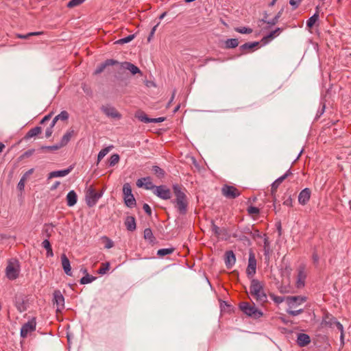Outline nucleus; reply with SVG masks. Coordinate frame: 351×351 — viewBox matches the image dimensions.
<instances>
[{
	"instance_id": "28",
	"label": "nucleus",
	"mask_w": 351,
	"mask_h": 351,
	"mask_svg": "<svg viewBox=\"0 0 351 351\" xmlns=\"http://www.w3.org/2000/svg\"><path fill=\"white\" fill-rule=\"evenodd\" d=\"M319 12V7L317 6L315 13L312 16H311L306 21V25L308 28H312L315 23L318 21Z\"/></svg>"
},
{
	"instance_id": "63",
	"label": "nucleus",
	"mask_w": 351,
	"mask_h": 351,
	"mask_svg": "<svg viewBox=\"0 0 351 351\" xmlns=\"http://www.w3.org/2000/svg\"><path fill=\"white\" fill-rule=\"evenodd\" d=\"M34 152V149H29V150H27V152H25L23 156V157H29L32 154H33V153Z\"/></svg>"
},
{
	"instance_id": "15",
	"label": "nucleus",
	"mask_w": 351,
	"mask_h": 351,
	"mask_svg": "<svg viewBox=\"0 0 351 351\" xmlns=\"http://www.w3.org/2000/svg\"><path fill=\"white\" fill-rule=\"evenodd\" d=\"M256 269V260L254 254L251 253L249 256L248 265L246 269V273L249 277H252Z\"/></svg>"
},
{
	"instance_id": "62",
	"label": "nucleus",
	"mask_w": 351,
	"mask_h": 351,
	"mask_svg": "<svg viewBox=\"0 0 351 351\" xmlns=\"http://www.w3.org/2000/svg\"><path fill=\"white\" fill-rule=\"evenodd\" d=\"M158 24H157L156 25H155L151 30V32L149 34V38H148V40H150L151 38L154 36V34H155V32L156 30V28L158 27Z\"/></svg>"
},
{
	"instance_id": "19",
	"label": "nucleus",
	"mask_w": 351,
	"mask_h": 351,
	"mask_svg": "<svg viewBox=\"0 0 351 351\" xmlns=\"http://www.w3.org/2000/svg\"><path fill=\"white\" fill-rule=\"evenodd\" d=\"M290 170H288L283 176L276 179L271 186V193L274 195L280 184L291 174Z\"/></svg>"
},
{
	"instance_id": "14",
	"label": "nucleus",
	"mask_w": 351,
	"mask_h": 351,
	"mask_svg": "<svg viewBox=\"0 0 351 351\" xmlns=\"http://www.w3.org/2000/svg\"><path fill=\"white\" fill-rule=\"evenodd\" d=\"M135 117L141 121L143 123H161L165 121L164 117L158 118H149L147 114L143 111L136 112Z\"/></svg>"
},
{
	"instance_id": "53",
	"label": "nucleus",
	"mask_w": 351,
	"mask_h": 351,
	"mask_svg": "<svg viewBox=\"0 0 351 351\" xmlns=\"http://www.w3.org/2000/svg\"><path fill=\"white\" fill-rule=\"evenodd\" d=\"M25 182V178H21L18 183L17 189L21 192L24 190Z\"/></svg>"
},
{
	"instance_id": "25",
	"label": "nucleus",
	"mask_w": 351,
	"mask_h": 351,
	"mask_svg": "<svg viewBox=\"0 0 351 351\" xmlns=\"http://www.w3.org/2000/svg\"><path fill=\"white\" fill-rule=\"evenodd\" d=\"M311 342L310 337L305 333H300L298 335L297 343L300 347H304Z\"/></svg>"
},
{
	"instance_id": "42",
	"label": "nucleus",
	"mask_w": 351,
	"mask_h": 351,
	"mask_svg": "<svg viewBox=\"0 0 351 351\" xmlns=\"http://www.w3.org/2000/svg\"><path fill=\"white\" fill-rule=\"evenodd\" d=\"M101 240L104 243L106 248L110 249L114 246V242L108 237H102Z\"/></svg>"
},
{
	"instance_id": "61",
	"label": "nucleus",
	"mask_w": 351,
	"mask_h": 351,
	"mask_svg": "<svg viewBox=\"0 0 351 351\" xmlns=\"http://www.w3.org/2000/svg\"><path fill=\"white\" fill-rule=\"evenodd\" d=\"M34 172V169H31L29 170H28L27 172H25L23 176H22V178H25V180H27L28 176H29L31 174H32Z\"/></svg>"
},
{
	"instance_id": "31",
	"label": "nucleus",
	"mask_w": 351,
	"mask_h": 351,
	"mask_svg": "<svg viewBox=\"0 0 351 351\" xmlns=\"http://www.w3.org/2000/svg\"><path fill=\"white\" fill-rule=\"evenodd\" d=\"M73 134V131H68L66 132L61 138V141L59 143L61 145V147L65 146L71 140L72 136Z\"/></svg>"
},
{
	"instance_id": "54",
	"label": "nucleus",
	"mask_w": 351,
	"mask_h": 351,
	"mask_svg": "<svg viewBox=\"0 0 351 351\" xmlns=\"http://www.w3.org/2000/svg\"><path fill=\"white\" fill-rule=\"evenodd\" d=\"M247 211L250 214L257 215L259 213V209L254 206H250L247 208Z\"/></svg>"
},
{
	"instance_id": "3",
	"label": "nucleus",
	"mask_w": 351,
	"mask_h": 351,
	"mask_svg": "<svg viewBox=\"0 0 351 351\" xmlns=\"http://www.w3.org/2000/svg\"><path fill=\"white\" fill-rule=\"evenodd\" d=\"M20 270L21 266L19 261L10 259L5 268V276L9 280H14L19 277Z\"/></svg>"
},
{
	"instance_id": "51",
	"label": "nucleus",
	"mask_w": 351,
	"mask_h": 351,
	"mask_svg": "<svg viewBox=\"0 0 351 351\" xmlns=\"http://www.w3.org/2000/svg\"><path fill=\"white\" fill-rule=\"evenodd\" d=\"M134 38V35H129L125 38H123L120 40H119L117 41L118 43H120V44H124V43H128L129 42H130L131 40H132Z\"/></svg>"
},
{
	"instance_id": "4",
	"label": "nucleus",
	"mask_w": 351,
	"mask_h": 351,
	"mask_svg": "<svg viewBox=\"0 0 351 351\" xmlns=\"http://www.w3.org/2000/svg\"><path fill=\"white\" fill-rule=\"evenodd\" d=\"M239 307L245 314L253 318L258 319L263 316V313L258 310L254 304L243 302L240 303Z\"/></svg>"
},
{
	"instance_id": "48",
	"label": "nucleus",
	"mask_w": 351,
	"mask_h": 351,
	"mask_svg": "<svg viewBox=\"0 0 351 351\" xmlns=\"http://www.w3.org/2000/svg\"><path fill=\"white\" fill-rule=\"evenodd\" d=\"M43 34V32H30V33H28L27 34H17V38H23V39H25V38H29V36H37V35H41Z\"/></svg>"
},
{
	"instance_id": "60",
	"label": "nucleus",
	"mask_w": 351,
	"mask_h": 351,
	"mask_svg": "<svg viewBox=\"0 0 351 351\" xmlns=\"http://www.w3.org/2000/svg\"><path fill=\"white\" fill-rule=\"evenodd\" d=\"M313 261L315 265H317L319 263V257L316 252H314L312 256Z\"/></svg>"
},
{
	"instance_id": "39",
	"label": "nucleus",
	"mask_w": 351,
	"mask_h": 351,
	"mask_svg": "<svg viewBox=\"0 0 351 351\" xmlns=\"http://www.w3.org/2000/svg\"><path fill=\"white\" fill-rule=\"evenodd\" d=\"M239 45V41L236 38H230L228 39L226 41V48H235Z\"/></svg>"
},
{
	"instance_id": "18",
	"label": "nucleus",
	"mask_w": 351,
	"mask_h": 351,
	"mask_svg": "<svg viewBox=\"0 0 351 351\" xmlns=\"http://www.w3.org/2000/svg\"><path fill=\"white\" fill-rule=\"evenodd\" d=\"M311 191L308 188H305L300 191L298 195V202L302 205H306L310 199Z\"/></svg>"
},
{
	"instance_id": "7",
	"label": "nucleus",
	"mask_w": 351,
	"mask_h": 351,
	"mask_svg": "<svg viewBox=\"0 0 351 351\" xmlns=\"http://www.w3.org/2000/svg\"><path fill=\"white\" fill-rule=\"evenodd\" d=\"M123 199L125 205L129 208L136 206V199L132 193V188L129 183H125L123 186Z\"/></svg>"
},
{
	"instance_id": "2",
	"label": "nucleus",
	"mask_w": 351,
	"mask_h": 351,
	"mask_svg": "<svg viewBox=\"0 0 351 351\" xmlns=\"http://www.w3.org/2000/svg\"><path fill=\"white\" fill-rule=\"evenodd\" d=\"M251 297L260 304H264L267 301V296L263 289V284L256 279L251 281L250 287Z\"/></svg>"
},
{
	"instance_id": "32",
	"label": "nucleus",
	"mask_w": 351,
	"mask_h": 351,
	"mask_svg": "<svg viewBox=\"0 0 351 351\" xmlns=\"http://www.w3.org/2000/svg\"><path fill=\"white\" fill-rule=\"evenodd\" d=\"M259 45V43L258 42H253V43H247L243 45H242L240 47V49L243 52L245 51H250V50L253 49L254 47H257Z\"/></svg>"
},
{
	"instance_id": "33",
	"label": "nucleus",
	"mask_w": 351,
	"mask_h": 351,
	"mask_svg": "<svg viewBox=\"0 0 351 351\" xmlns=\"http://www.w3.org/2000/svg\"><path fill=\"white\" fill-rule=\"evenodd\" d=\"M42 246L47 250V257H51L53 256L52 247L48 239H45L43 241Z\"/></svg>"
},
{
	"instance_id": "40",
	"label": "nucleus",
	"mask_w": 351,
	"mask_h": 351,
	"mask_svg": "<svg viewBox=\"0 0 351 351\" xmlns=\"http://www.w3.org/2000/svg\"><path fill=\"white\" fill-rule=\"evenodd\" d=\"M269 297L276 304H280L282 302H283L284 301L286 302V298L282 297V296H278L274 293H270Z\"/></svg>"
},
{
	"instance_id": "47",
	"label": "nucleus",
	"mask_w": 351,
	"mask_h": 351,
	"mask_svg": "<svg viewBox=\"0 0 351 351\" xmlns=\"http://www.w3.org/2000/svg\"><path fill=\"white\" fill-rule=\"evenodd\" d=\"M280 32V28H277L276 29L271 32L267 36L263 38V40H272L274 38L278 35Z\"/></svg>"
},
{
	"instance_id": "27",
	"label": "nucleus",
	"mask_w": 351,
	"mask_h": 351,
	"mask_svg": "<svg viewBox=\"0 0 351 351\" xmlns=\"http://www.w3.org/2000/svg\"><path fill=\"white\" fill-rule=\"evenodd\" d=\"M77 196L74 191H71L66 195V202L69 206H73L77 203Z\"/></svg>"
},
{
	"instance_id": "22",
	"label": "nucleus",
	"mask_w": 351,
	"mask_h": 351,
	"mask_svg": "<svg viewBox=\"0 0 351 351\" xmlns=\"http://www.w3.org/2000/svg\"><path fill=\"white\" fill-rule=\"evenodd\" d=\"M236 262V257L231 250L227 251L225 254V263L228 268H231Z\"/></svg>"
},
{
	"instance_id": "5",
	"label": "nucleus",
	"mask_w": 351,
	"mask_h": 351,
	"mask_svg": "<svg viewBox=\"0 0 351 351\" xmlns=\"http://www.w3.org/2000/svg\"><path fill=\"white\" fill-rule=\"evenodd\" d=\"M103 195V191L97 192L93 187L90 186L86 191V202L89 207L94 206L99 198Z\"/></svg>"
},
{
	"instance_id": "56",
	"label": "nucleus",
	"mask_w": 351,
	"mask_h": 351,
	"mask_svg": "<svg viewBox=\"0 0 351 351\" xmlns=\"http://www.w3.org/2000/svg\"><path fill=\"white\" fill-rule=\"evenodd\" d=\"M104 63L106 65V67H107L108 66H112L114 64H117L119 62H118V61L112 60V59H108Z\"/></svg>"
},
{
	"instance_id": "13",
	"label": "nucleus",
	"mask_w": 351,
	"mask_h": 351,
	"mask_svg": "<svg viewBox=\"0 0 351 351\" xmlns=\"http://www.w3.org/2000/svg\"><path fill=\"white\" fill-rule=\"evenodd\" d=\"M101 110L108 117L111 119L119 120L122 117L114 107L110 105L102 106Z\"/></svg>"
},
{
	"instance_id": "1",
	"label": "nucleus",
	"mask_w": 351,
	"mask_h": 351,
	"mask_svg": "<svg viewBox=\"0 0 351 351\" xmlns=\"http://www.w3.org/2000/svg\"><path fill=\"white\" fill-rule=\"evenodd\" d=\"M175 199L172 201L178 212L180 215H185L188 209V199L182 186L176 184L172 186Z\"/></svg>"
},
{
	"instance_id": "21",
	"label": "nucleus",
	"mask_w": 351,
	"mask_h": 351,
	"mask_svg": "<svg viewBox=\"0 0 351 351\" xmlns=\"http://www.w3.org/2000/svg\"><path fill=\"white\" fill-rule=\"evenodd\" d=\"M61 262H62V268H63L65 274H67L68 276H71L72 272H71L70 261L65 254H62L61 255Z\"/></svg>"
},
{
	"instance_id": "24",
	"label": "nucleus",
	"mask_w": 351,
	"mask_h": 351,
	"mask_svg": "<svg viewBox=\"0 0 351 351\" xmlns=\"http://www.w3.org/2000/svg\"><path fill=\"white\" fill-rule=\"evenodd\" d=\"M337 322V320L335 317H334L332 315L326 313L323 317L322 324L323 326H327L330 328H332L335 325Z\"/></svg>"
},
{
	"instance_id": "46",
	"label": "nucleus",
	"mask_w": 351,
	"mask_h": 351,
	"mask_svg": "<svg viewBox=\"0 0 351 351\" xmlns=\"http://www.w3.org/2000/svg\"><path fill=\"white\" fill-rule=\"evenodd\" d=\"M235 31L240 34H251L253 32L252 29H251L250 27H237V28H235Z\"/></svg>"
},
{
	"instance_id": "9",
	"label": "nucleus",
	"mask_w": 351,
	"mask_h": 351,
	"mask_svg": "<svg viewBox=\"0 0 351 351\" xmlns=\"http://www.w3.org/2000/svg\"><path fill=\"white\" fill-rule=\"evenodd\" d=\"M221 193L228 199H234L241 195L240 191L235 186L227 184L223 186Z\"/></svg>"
},
{
	"instance_id": "59",
	"label": "nucleus",
	"mask_w": 351,
	"mask_h": 351,
	"mask_svg": "<svg viewBox=\"0 0 351 351\" xmlns=\"http://www.w3.org/2000/svg\"><path fill=\"white\" fill-rule=\"evenodd\" d=\"M53 126H52V123L51 124L50 127L48 128L46 131H45V136L47 138H49L51 136L52 133H53Z\"/></svg>"
},
{
	"instance_id": "58",
	"label": "nucleus",
	"mask_w": 351,
	"mask_h": 351,
	"mask_svg": "<svg viewBox=\"0 0 351 351\" xmlns=\"http://www.w3.org/2000/svg\"><path fill=\"white\" fill-rule=\"evenodd\" d=\"M262 21L265 23H267L269 25H274L275 24H276L278 23V21H276L275 18H274L269 21H266V17H265V19H263Z\"/></svg>"
},
{
	"instance_id": "36",
	"label": "nucleus",
	"mask_w": 351,
	"mask_h": 351,
	"mask_svg": "<svg viewBox=\"0 0 351 351\" xmlns=\"http://www.w3.org/2000/svg\"><path fill=\"white\" fill-rule=\"evenodd\" d=\"M152 171L158 178H164L165 174V171L157 165L152 167Z\"/></svg>"
},
{
	"instance_id": "23",
	"label": "nucleus",
	"mask_w": 351,
	"mask_h": 351,
	"mask_svg": "<svg viewBox=\"0 0 351 351\" xmlns=\"http://www.w3.org/2000/svg\"><path fill=\"white\" fill-rule=\"evenodd\" d=\"M15 306L21 313L27 310V303L22 295L16 297Z\"/></svg>"
},
{
	"instance_id": "10",
	"label": "nucleus",
	"mask_w": 351,
	"mask_h": 351,
	"mask_svg": "<svg viewBox=\"0 0 351 351\" xmlns=\"http://www.w3.org/2000/svg\"><path fill=\"white\" fill-rule=\"evenodd\" d=\"M153 192L154 195L162 199L167 200L171 197V192L170 189L165 185L156 186Z\"/></svg>"
},
{
	"instance_id": "55",
	"label": "nucleus",
	"mask_w": 351,
	"mask_h": 351,
	"mask_svg": "<svg viewBox=\"0 0 351 351\" xmlns=\"http://www.w3.org/2000/svg\"><path fill=\"white\" fill-rule=\"evenodd\" d=\"M106 65L104 64V63H102L100 65H99L96 70L95 71V74L97 75V74H99L101 73V72H103L104 71V69H106Z\"/></svg>"
},
{
	"instance_id": "8",
	"label": "nucleus",
	"mask_w": 351,
	"mask_h": 351,
	"mask_svg": "<svg viewBox=\"0 0 351 351\" xmlns=\"http://www.w3.org/2000/svg\"><path fill=\"white\" fill-rule=\"evenodd\" d=\"M36 318L33 317L27 323L24 324L21 329V337L26 338L27 335L36 330Z\"/></svg>"
},
{
	"instance_id": "30",
	"label": "nucleus",
	"mask_w": 351,
	"mask_h": 351,
	"mask_svg": "<svg viewBox=\"0 0 351 351\" xmlns=\"http://www.w3.org/2000/svg\"><path fill=\"white\" fill-rule=\"evenodd\" d=\"M123 67L130 71L133 75L141 73L140 69L134 64L130 62H123Z\"/></svg>"
},
{
	"instance_id": "26",
	"label": "nucleus",
	"mask_w": 351,
	"mask_h": 351,
	"mask_svg": "<svg viewBox=\"0 0 351 351\" xmlns=\"http://www.w3.org/2000/svg\"><path fill=\"white\" fill-rule=\"evenodd\" d=\"M125 226L128 230L134 231L136 230V220L132 216H128L125 220Z\"/></svg>"
},
{
	"instance_id": "29",
	"label": "nucleus",
	"mask_w": 351,
	"mask_h": 351,
	"mask_svg": "<svg viewBox=\"0 0 351 351\" xmlns=\"http://www.w3.org/2000/svg\"><path fill=\"white\" fill-rule=\"evenodd\" d=\"M42 132V128L39 126H36L34 128H32L28 131V132L25 136V139H29L32 137H34L39 134H40Z\"/></svg>"
},
{
	"instance_id": "57",
	"label": "nucleus",
	"mask_w": 351,
	"mask_h": 351,
	"mask_svg": "<svg viewBox=\"0 0 351 351\" xmlns=\"http://www.w3.org/2000/svg\"><path fill=\"white\" fill-rule=\"evenodd\" d=\"M143 208L144 211L148 215L150 216L152 215V209H151L150 206L147 204H144L143 206Z\"/></svg>"
},
{
	"instance_id": "38",
	"label": "nucleus",
	"mask_w": 351,
	"mask_h": 351,
	"mask_svg": "<svg viewBox=\"0 0 351 351\" xmlns=\"http://www.w3.org/2000/svg\"><path fill=\"white\" fill-rule=\"evenodd\" d=\"M174 250L175 249L173 247L160 249L157 252V255L160 257H162L167 254H172L174 252Z\"/></svg>"
},
{
	"instance_id": "64",
	"label": "nucleus",
	"mask_w": 351,
	"mask_h": 351,
	"mask_svg": "<svg viewBox=\"0 0 351 351\" xmlns=\"http://www.w3.org/2000/svg\"><path fill=\"white\" fill-rule=\"evenodd\" d=\"M291 268L289 266H287L285 269V271H283L284 274H287L289 276L291 274Z\"/></svg>"
},
{
	"instance_id": "41",
	"label": "nucleus",
	"mask_w": 351,
	"mask_h": 351,
	"mask_svg": "<svg viewBox=\"0 0 351 351\" xmlns=\"http://www.w3.org/2000/svg\"><path fill=\"white\" fill-rule=\"evenodd\" d=\"M120 160V157L117 154H112L109 160V166L113 167L117 165Z\"/></svg>"
},
{
	"instance_id": "11",
	"label": "nucleus",
	"mask_w": 351,
	"mask_h": 351,
	"mask_svg": "<svg viewBox=\"0 0 351 351\" xmlns=\"http://www.w3.org/2000/svg\"><path fill=\"white\" fill-rule=\"evenodd\" d=\"M307 298L302 295L287 296L286 297V303L290 308H293L305 302Z\"/></svg>"
},
{
	"instance_id": "16",
	"label": "nucleus",
	"mask_w": 351,
	"mask_h": 351,
	"mask_svg": "<svg viewBox=\"0 0 351 351\" xmlns=\"http://www.w3.org/2000/svg\"><path fill=\"white\" fill-rule=\"evenodd\" d=\"M136 186L138 187H144L147 190H154L156 187L154 186L151 180L150 177H145L138 179L136 181Z\"/></svg>"
},
{
	"instance_id": "20",
	"label": "nucleus",
	"mask_w": 351,
	"mask_h": 351,
	"mask_svg": "<svg viewBox=\"0 0 351 351\" xmlns=\"http://www.w3.org/2000/svg\"><path fill=\"white\" fill-rule=\"evenodd\" d=\"M72 169L73 167L70 166L66 169L51 171L49 173L48 178L51 179L58 177H64L67 176L72 171Z\"/></svg>"
},
{
	"instance_id": "37",
	"label": "nucleus",
	"mask_w": 351,
	"mask_h": 351,
	"mask_svg": "<svg viewBox=\"0 0 351 351\" xmlns=\"http://www.w3.org/2000/svg\"><path fill=\"white\" fill-rule=\"evenodd\" d=\"M337 328L341 332V335H340V341H341V347H343L344 346V330H343V325L339 322H337L335 325Z\"/></svg>"
},
{
	"instance_id": "34",
	"label": "nucleus",
	"mask_w": 351,
	"mask_h": 351,
	"mask_svg": "<svg viewBox=\"0 0 351 351\" xmlns=\"http://www.w3.org/2000/svg\"><path fill=\"white\" fill-rule=\"evenodd\" d=\"M69 118V113L66 111H62L58 115L54 117L52 121V126H54L57 121L62 120L66 121Z\"/></svg>"
},
{
	"instance_id": "43",
	"label": "nucleus",
	"mask_w": 351,
	"mask_h": 351,
	"mask_svg": "<svg viewBox=\"0 0 351 351\" xmlns=\"http://www.w3.org/2000/svg\"><path fill=\"white\" fill-rule=\"evenodd\" d=\"M110 269V263L108 262L104 263L101 264L100 268L98 270L99 274H105Z\"/></svg>"
},
{
	"instance_id": "49",
	"label": "nucleus",
	"mask_w": 351,
	"mask_h": 351,
	"mask_svg": "<svg viewBox=\"0 0 351 351\" xmlns=\"http://www.w3.org/2000/svg\"><path fill=\"white\" fill-rule=\"evenodd\" d=\"M84 1L85 0H71L67 4V7L71 8L78 6L80 4H82Z\"/></svg>"
},
{
	"instance_id": "50",
	"label": "nucleus",
	"mask_w": 351,
	"mask_h": 351,
	"mask_svg": "<svg viewBox=\"0 0 351 351\" xmlns=\"http://www.w3.org/2000/svg\"><path fill=\"white\" fill-rule=\"evenodd\" d=\"M60 148H61V145H60L59 144L56 145H52V146H43L41 147V149L43 150L49 151V152L56 151Z\"/></svg>"
},
{
	"instance_id": "6",
	"label": "nucleus",
	"mask_w": 351,
	"mask_h": 351,
	"mask_svg": "<svg viewBox=\"0 0 351 351\" xmlns=\"http://www.w3.org/2000/svg\"><path fill=\"white\" fill-rule=\"evenodd\" d=\"M307 269L304 264L300 265L296 269L295 275V287L302 289L305 286L306 279L307 278Z\"/></svg>"
},
{
	"instance_id": "17",
	"label": "nucleus",
	"mask_w": 351,
	"mask_h": 351,
	"mask_svg": "<svg viewBox=\"0 0 351 351\" xmlns=\"http://www.w3.org/2000/svg\"><path fill=\"white\" fill-rule=\"evenodd\" d=\"M212 232L215 234V235L217 238H220L221 239L227 240L228 238V230L226 228H220L217 225H215L213 222H212L211 225Z\"/></svg>"
},
{
	"instance_id": "12",
	"label": "nucleus",
	"mask_w": 351,
	"mask_h": 351,
	"mask_svg": "<svg viewBox=\"0 0 351 351\" xmlns=\"http://www.w3.org/2000/svg\"><path fill=\"white\" fill-rule=\"evenodd\" d=\"M53 304L56 305V311H62L64 308V298L60 290L54 291L53 293Z\"/></svg>"
},
{
	"instance_id": "44",
	"label": "nucleus",
	"mask_w": 351,
	"mask_h": 351,
	"mask_svg": "<svg viewBox=\"0 0 351 351\" xmlns=\"http://www.w3.org/2000/svg\"><path fill=\"white\" fill-rule=\"evenodd\" d=\"M144 238L149 240L150 242H153L154 237L150 228H146L144 230Z\"/></svg>"
},
{
	"instance_id": "45",
	"label": "nucleus",
	"mask_w": 351,
	"mask_h": 351,
	"mask_svg": "<svg viewBox=\"0 0 351 351\" xmlns=\"http://www.w3.org/2000/svg\"><path fill=\"white\" fill-rule=\"evenodd\" d=\"M95 279V277L89 275V274H86L85 276L82 277L80 280V283L82 284V285H85V284H88V283H90L91 282H93L94 280Z\"/></svg>"
},
{
	"instance_id": "52",
	"label": "nucleus",
	"mask_w": 351,
	"mask_h": 351,
	"mask_svg": "<svg viewBox=\"0 0 351 351\" xmlns=\"http://www.w3.org/2000/svg\"><path fill=\"white\" fill-rule=\"evenodd\" d=\"M304 311V310L302 308H300V309H298V310H291V309H288L287 311V313L289 315H291V316H297L301 313H302Z\"/></svg>"
},
{
	"instance_id": "35",
	"label": "nucleus",
	"mask_w": 351,
	"mask_h": 351,
	"mask_svg": "<svg viewBox=\"0 0 351 351\" xmlns=\"http://www.w3.org/2000/svg\"><path fill=\"white\" fill-rule=\"evenodd\" d=\"M113 148L112 145L102 149L98 154L97 156V163H99L104 157Z\"/></svg>"
}]
</instances>
